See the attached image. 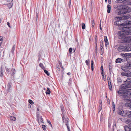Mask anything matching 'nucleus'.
<instances>
[{
  "instance_id": "obj_19",
  "label": "nucleus",
  "mask_w": 131,
  "mask_h": 131,
  "mask_svg": "<svg viewBox=\"0 0 131 131\" xmlns=\"http://www.w3.org/2000/svg\"><path fill=\"white\" fill-rule=\"evenodd\" d=\"M108 83L109 86V89L110 90H111L112 89V87L110 79L109 80L108 79Z\"/></svg>"
},
{
  "instance_id": "obj_32",
  "label": "nucleus",
  "mask_w": 131,
  "mask_h": 131,
  "mask_svg": "<svg viewBox=\"0 0 131 131\" xmlns=\"http://www.w3.org/2000/svg\"><path fill=\"white\" fill-rule=\"evenodd\" d=\"M117 21L114 22V24L116 25H119L120 24L119 23V21L118 19L117 20Z\"/></svg>"
},
{
  "instance_id": "obj_38",
  "label": "nucleus",
  "mask_w": 131,
  "mask_h": 131,
  "mask_svg": "<svg viewBox=\"0 0 131 131\" xmlns=\"http://www.w3.org/2000/svg\"><path fill=\"white\" fill-rule=\"evenodd\" d=\"M7 88L8 89V91H9V90L11 88V84L10 83H8V85H7Z\"/></svg>"
},
{
  "instance_id": "obj_49",
  "label": "nucleus",
  "mask_w": 131,
  "mask_h": 131,
  "mask_svg": "<svg viewBox=\"0 0 131 131\" xmlns=\"http://www.w3.org/2000/svg\"><path fill=\"white\" fill-rule=\"evenodd\" d=\"M47 122L49 123V125H50V126L52 127V124L50 122V121H49V120H47Z\"/></svg>"
},
{
  "instance_id": "obj_51",
  "label": "nucleus",
  "mask_w": 131,
  "mask_h": 131,
  "mask_svg": "<svg viewBox=\"0 0 131 131\" xmlns=\"http://www.w3.org/2000/svg\"><path fill=\"white\" fill-rule=\"evenodd\" d=\"M42 127L44 130H45L46 126L45 125H42Z\"/></svg>"
},
{
  "instance_id": "obj_54",
  "label": "nucleus",
  "mask_w": 131,
  "mask_h": 131,
  "mask_svg": "<svg viewBox=\"0 0 131 131\" xmlns=\"http://www.w3.org/2000/svg\"><path fill=\"white\" fill-rule=\"evenodd\" d=\"M101 46L102 47H103L104 46L103 42V41H102L101 43Z\"/></svg>"
},
{
  "instance_id": "obj_43",
  "label": "nucleus",
  "mask_w": 131,
  "mask_h": 131,
  "mask_svg": "<svg viewBox=\"0 0 131 131\" xmlns=\"http://www.w3.org/2000/svg\"><path fill=\"white\" fill-rule=\"evenodd\" d=\"M102 76L103 77V80L104 81H105L106 79V75H105V76H104V73H103V75H102Z\"/></svg>"
},
{
  "instance_id": "obj_46",
  "label": "nucleus",
  "mask_w": 131,
  "mask_h": 131,
  "mask_svg": "<svg viewBox=\"0 0 131 131\" xmlns=\"http://www.w3.org/2000/svg\"><path fill=\"white\" fill-rule=\"evenodd\" d=\"M69 52L71 53L72 51V48H70L69 49Z\"/></svg>"
},
{
  "instance_id": "obj_50",
  "label": "nucleus",
  "mask_w": 131,
  "mask_h": 131,
  "mask_svg": "<svg viewBox=\"0 0 131 131\" xmlns=\"http://www.w3.org/2000/svg\"><path fill=\"white\" fill-rule=\"evenodd\" d=\"M128 58H131V53H128Z\"/></svg>"
},
{
  "instance_id": "obj_64",
  "label": "nucleus",
  "mask_w": 131,
  "mask_h": 131,
  "mask_svg": "<svg viewBox=\"0 0 131 131\" xmlns=\"http://www.w3.org/2000/svg\"><path fill=\"white\" fill-rule=\"evenodd\" d=\"M68 130V131H70V128H69V129H67Z\"/></svg>"
},
{
  "instance_id": "obj_41",
  "label": "nucleus",
  "mask_w": 131,
  "mask_h": 131,
  "mask_svg": "<svg viewBox=\"0 0 131 131\" xmlns=\"http://www.w3.org/2000/svg\"><path fill=\"white\" fill-rule=\"evenodd\" d=\"M122 82L121 79L120 78H117V82L118 83H120Z\"/></svg>"
},
{
  "instance_id": "obj_34",
  "label": "nucleus",
  "mask_w": 131,
  "mask_h": 131,
  "mask_svg": "<svg viewBox=\"0 0 131 131\" xmlns=\"http://www.w3.org/2000/svg\"><path fill=\"white\" fill-rule=\"evenodd\" d=\"M101 70V73L102 74V75H103V66H101V68H100Z\"/></svg>"
},
{
  "instance_id": "obj_59",
  "label": "nucleus",
  "mask_w": 131,
  "mask_h": 131,
  "mask_svg": "<svg viewBox=\"0 0 131 131\" xmlns=\"http://www.w3.org/2000/svg\"><path fill=\"white\" fill-rule=\"evenodd\" d=\"M129 66L131 68V62L129 64Z\"/></svg>"
},
{
  "instance_id": "obj_26",
  "label": "nucleus",
  "mask_w": 131,
  "mask_h": 131,
  "mask_svg": "<svg viewBox=\"0 0 131 131\" xmlns=\"http://www.w3.org/2000/svg\"><path fill=\"white\" fill-rule=\"evenodd\" d=\"M123 24H126V26L131 25V21H125Z\"/></svg>"
},
{
  "instance_id": "obj_14",
  "label": "nucleus",
  "mask_w": 131,
  "mask_h": 131,
  "mask_svg": "<svg viewBox=\"0 0 131 131\" xmlns=\"http://www.w3.org/2000/svg\"><path fill=\"white\" fill-rule=\"evenodd\" d=\"M128 53H122L121 54V55L122 56L123 58L124 59L127 60V58H128Z\"/></svg>"
},
{
  "instance_id": "obj_39",
  "label": "nucleus",
  "mask_w": 131,
  "mask_h": 131,
  "mask_svg": "<svg viewBox=\"0 0 131 131\" xmlns=\"http://www.w3.org/2000/svg\"><path fill=\"white\" fill-rule=\"evenodd\" d=\"M82 28L83 29H84L85 28V26L84 23H82Z\"/></svg>"
},
{
  "instance_id": "obj_55",
  "label": "nucleus",
  "mask_w": 131,
  "mask_h": 131,
  "mask_svg": "<svg viewBox=\"0 0 131 131\" xmlns=\"http://www.w3.org/2000/svg\"><path fill=\"white\" fill-rule=\"evenodd\" d=\"M7 24L8 25V26L10 28L11 27V26H10V24L9 22H8L7 23Z\"/></svg>"
},
{
  "instance_id": "obj_48",
  "label": "nucleus",
  "mask_w": 131,
  "mask_h": 131,
  "mask_svg": "<svg viewBox=\"0 0 131 131\" xmlns=\"http://www.w3.org/2000/svg\"><path fill=\"white\" fill-rule=\"evenodd\" d=\"M95 48L96 49H97V41H96V39L95 40Z\"/></svg>"
},
{
  "instance_id": "obj_42",
  "label": "nucleus",
  "mask_w": 131,
  "mask_h": 131,
  "mask_svg": "<svg viewBox=\"0 0 131 131\" xmlns=\"http://www.w3.org/2000/svg\"><path fill=\"white\" fill-rule=\"evenodd\" d=\"M28 102L30 104H32L34 103L33 101L30 99H29V100Z\"/></svg>"
},
{
  "instance_id": "obj_62",
  "label": "nucleus",
  "mask_w": 131,
  "mask_h": 131,
  "mask_svg": "<svg viewBox=\"0 0 131 131\" xmlns=\"http://www.w3.org/2000/svg\"><path fill=\"white\" fill-rule=\"evenodd\" d=\"M100 29L101 30V24H100Z\"/></svg>"
},
{
  "instance_id": "obj_20",
  "label": "nucleus",
  "mask_w": 131,
  "mask_h": 131,
  "mask_svg": "<svg viewBox=\"0 0 131 131\" xmlns=\"http://www.w3.org/2000/svg\"><path fill=\"white\" fill-rule=\"evenodd\" d=\"M124 129L125 131H131V127L125 126Z\"/></svg>"
},
{
  "instance_id": "obj_33",
  "label": "nucleus",
  "mask_w": 131,
  "mask_h": 131,
  "mask_svg": "<svg viewBox=\"0 0 131 131\" xmlns=\"http://www.w3.org/2000/svg\"><path fill=\"white\" fill-rule=\"evenodd\" d=\"M39 66L43 70L45 69V68L43 64L41 63H40L39 64Z\"/></svg>"
},
{
  "instance_id": "obj_13",
  "label": "nucleus",
  "mask_w": 131,
  "mask_h": 131,
  "mask_svg": "<svg viewBox=\"0 0 131 131\" xmlns=\"http://www.w3.org/2000/svg\"><path fill=\"white\" fill-rule=\"evenodd\" d=\"M125 105L126 106L131 108V100H127L125 103Z\"/></svg>"
},
{
  "instance_id": "obj_44",
  "label": "nucleus",
  "mask_w": 131,
  "mask_h": 131,
  "mask_svg": "<svg viewBox=\"0 0 131 131\" xmlns=\"http://www.w3.org/2000/svg\"><path fill=\"white\" fill-rule=\"evenodd\" d=\"M5 69L7 72L9 73L10 71L9 69L7 68H5Z\"/></svg>"
},
{
  "instance_id": "obj_24",
  "label": "nucleus",
  "mask_w": 131,
  "mask_h": 131,
  "mask_svg": "<svg viewBox=\"0 0 131 131\" xmlns=\"http://www.w3.org/2000/svg\"><path fill=\"white\" fill-rule=\"evenodd\" d=\"M47 90L46 92V94H50L51 93V91L50 90V89L48 88L47 87Z\"/></svg>"
},
{
  "instance_id": "obj_8",
  "label": "nucleus",
  "mask_w": 131,
  "mask_h": 131,
  "mask_svg": "<svg viewBox=\"0 0 131 131\" xmlns=\"http://www.w3.org/2000/svg\"><path fill=\"white\" fill-rule=\"evenodd\" d=\"M62 120L64 123H65L66 126H67V129H69V127L68 120V118L67 116H62Z\"/></svg>"
},
{
  "instance_id": "obj_25",
  "label": "nucleus",
  "mask_w": 131,
  "mask_h": 131,
  "mask_svg": "<svg viewBox=\"0 0 131 131\" xmlns=\"http://www.w3.org/2000/svg\"><path fill=\"white\" fill-rule=\"evenodd\" d=\"M85 63H86V65L88 66V68L90 67V60L89 59H88L87 60L85 61Z\"/></svg>"
},
{
  "instance_id": "obj_35",
  "label": "nucleus",
  "mask_w": 131,
  "mask_h": 131,
  "mask_svg": "<svg viewBox=\"0 0 131 131\" xmlns=\"http://www.w3.org/2000/svg\"><path fill=\"white\" fill-rule=\"evenodd\" d=\"M127 122L128 123V124L129 125V126H130L131 127V119L127 120Z\"/></svg>"
},
{
  "instance_id": "obj_27",
  "label": "nucleus",
  "mask_w": 131,
  "mask_h": 131,
  "mask_svg": "<svg viewBox=\"0 0 131 131\" xmlns=\"http://www.w3.org/2000/svg\"><path fill=\"white\" fill-rule=\"evenodd\" d=\"M107 12L108 13H110V10H111V6L109 4H108L107 5Z\"/></svg>"
},
{
  "instance_id": "obj_60",
  "label": "nucleus",
  "mask_w": 131,
  "mask_h": 131,
  "mask_svg": "<svg viewBox=\"0 0 131 131\" xmlns=\"http://www.w3.org/2000/svg\"><path fill=\"white\" fill-rule=\"evenodd\" d=\"M59 64H60V66L61 67H62V64L61 63H59Z\"/></svg>"
},
{
  "instance_id": "obj_11",
  "label": "nucleus",
  "mask_w": 131,
  "mask_h": 131,
  "mask_svg": "<svg viewBox=\"0 0 131 131\" xmlns=\"http://www.w3.org/2000/svg\"><path fill=\"white\" fill-rule=\"evenodd\" d=\"M37 117V118L38 122L39 123L40 122L42 123H44L43 120L41 116H40L38 115Z\"/></svg>"
},
{
  "instance_id": "obj_23",
  "label": "nucleus",
  "mask_w": 131,
  "mask_h": 131,
  "mask_svg": "<svg viewBox=\"0 0 131 131\" xmlns=\"http://www.w3.org/2000/svg\"><path fill=\"white\" fill-rule=\"evenodd\" d=\"M9 116V118L11 121H15L16 119V117L13 116Z\"/></svg>"
},
{
  "instance_id": "obj_29",
  "label": "nucleus",
  "mask_w": 131,
  "mask_h": 131,
  "mask_svg": "<svg viewBox=\"0 0 131 131\" xmlns=\"http://www.w3.org/2000/svg\"><path fill=\"white\" fill-rule=\"evenodd\" d=\"M91 70L92 71H93L94 69V67H93V64H94V62L93 60H92L91 61Z\"/></svg>"
},
{
  "instance_id": "obj_18",
  "label": "nucleus",
  "mask_w": 131,
  "mask_h": 131,
  "mask_svg": "<svg viewBox=\"0 0 131 131\" xmlns=\"http://www.w3.org/2000/svg\"><path fill=\"white\" fill-rule=\"evenodd\" d=\"M124 41L125 42H131V37H128L127 38H125Z\"/></svg>"
},
{
  "instance_id": "obj_40",
  "label": "nucleus",
  "mask_w": 131,
  "mask_h": 131,
  "mask_svg": "<svg viewBox=\"0 0 131 131\" xmlns=\"http://www.w3.org/2000/svg\"><path fill=\"white\" fill-rule=\"evenodd\" d=\"M3 70L1 69L0 71V76L2 77L3 75Z\"/></svg>"
},
{
  "instance_id": "obj_3",
  "label": "nucleus",
  "mask_w": 131,
  "mask_h": 131,
  "mask_svg": "<svg viewBox=\"0 0 131 131\" xmlns=\"http://www.w3.org/2000/svg\"><path fill=\"white\" fill-rule=\"evenodd\" d=\"M118 34L119 38L121 39L124 42H125L124 40L125 38H127L126 37V35L131 34V30L120 31L118 32Z\"/></svg>"
},
{
  "instance_id": "obj_7",
  "label": "nucleus",
  "mask_w": 131,
  "mask_h": 131,
  "mask_svg": "<svg viewBox=\"0 0 131 131\" xmlns=\"http://www.w3.org/2000/svg\"><path fill=\"white\" fill-rule=\"evenodd\" d=\"M115 18L118 19L119 21L120 20H122L127 19H129L130 18H131V16L130 15H127L121 17H115Z\"/></svg>"
},
{
  "instance_id": "obj_36",
  "label": "nucleus",
  "mask_w": 131,
  "mask_h": 131,
  "mask_svg": "<svg viewBox=\"0 0 131 131\" xmlns=\"http://www.w3.org/2000/svg\"><path fill=\"white\" fill-rule=\"evenodd\" d=\"M112 107H113V112H114L115 111V104L114 102H113L112 103Z\"/></svg>"
},
{
  "instance_id": "obj_52",
  "label": "nucleus",
  "mask_w": 131,
  "mask_h": 131,
  "mask_svg": "<svg viewBox=\"0 0 131 131\" xmlns=\"http://www.w3.org/2000/svg\"><path fill=\"white\" fill-rule=\"evenodd\" d=\"M2 42V39L0 37V46L1 45Z\"/></svg>"
},
{
  "instance_id": "obj_15",
  "label": "nucleus",
  "mask_w": 131,
  "mask_h": 131,
  "mask_svg": "<svg viewBox=\"0 0 131 131\" xmlns=\"http://www.w3.org/2000/svg\"><path fill=\"white\" fill-rule=\"evenodd\" d=\"M124 71L126 72V75L128 77H131V72L130 71L127 70L126 69L124 70Z\"/></svg>"
},
{
  "instance_id": "obj_37",
  "label": "nucleus",
  "mask_w": 131,
  "mask_h": 131,
  "mask_svg": "<svg viewBox=\"0 0 131 131\" xmlns=\"http://www.w3.org/2000/svg\"><path fill=\"white\" fill-rule=\"evenodd\" d=\"M44 70L45 73L48 76H49L50 75V73L46 70L45 69Z\"/></svg>"
},
{
  "instance_id": "obj_45",
  "label": "nucleus",
  "mask_w": 131,
  "mask_h": 131,
  "mask_svg": "<svg viewBox=\"0 0 131 131\" xmlns=\"http://www.w3.org/2000/svg\"><path fill=\"white\" fill-rule=\"evenodd\" d=\"M56 69L58 71H59L60 70V68L59 66L58 65L57 66Z\"/></svg>"
},
{
  "instance_id": "obj_56",
  "label": "nucleus",
  "mask_w": 131,
  "mask_h": 131,
  "mask_svg": "<svg viewBox=\"0 0 131 131\" xmlns=\"http://www.w3.org/2000/svg\"><path fill=\"white\" fill-rule=\"evenodd\" d=\"M108 2L109 4H110L111 3V0H108Z\"/></svg>"
},
{
  "instance_id": "obj_63",
  "label": "nucleus",
  "mask_w": 131,
  "mask_h": 131,
  "mask_svg": "<svg viewBox=\"0 0 131 131\" xmlns=\"http://www.w3.org/2000/svg\"><path fill=\"white\" fill-rule=\"evenodd\" d=\"M67 74H68V75H70V73L69 72V73H67Z\"/></svg>"
},
{
  "instance_id": "obj_17",
  "label": "nucleus",
  "mask_w": 131,
  "mask_h": 131,
  "mask_svg": "<svg viewBox=\"0 0 131 131\" xmlns=\"http://www.w3.org/2000/svg\"><path fill=\"white\" fill-rule=\"evenodd\" d=\"M61 109V110L62 112L63 115V116H65L64 113H65V110H64V107L63 105L62 104L60 105Z\"/></svg>"
},
{
  "instance_id": "obj_16",
  "label": "nucleus",
  "mask_w": 131,
  "mask_h": 131,
  "mask_svg": "<svg viewBox=\"0 0 131 131\" xmlns=\"http://www.w3.org/2000/svg\"><path fill=\"white\" fill-rule=\"evenodd\" d=\"M104 39L105 43V46L106 47H107V45H109V42L107 37L106 36L104 37Z\"/></svg>"
},
{
  "instance_id": "obj_30",
  "label": "nucleus",
  "mask_w": 131,
  "mask_h": 131,
  "mask_svg": "<svg viewBox=\"0 0 131 131\" xmlns=\"http://www.w3.org/2000/svg\"><path fill=\"white\" fill-rule=\"evenodd\" d=\"M11 71L12 72V73L11 74V75L13 76L15 73V70L14 69H11Z\"/></svg>"
},
{
  "instance_id": "obj_4",
  "label": "nucleus",
  "mask_w": 131,
  "mask_h": 131,
  "mask_svg": "<svg viewBox=\"0 0 131 131\" xmlns=\"http://www.w3.org/2000/svg\"><path fill=\"white\" fill-rule=\"evenodd\" d=\"M118 114L123 116H127L128 118H131V111L129 110H119L118 111Z\"/></svg>"
},
{
  "instance_id": "obj_5",
  "label": "nucleus",
  "mask_w": 131,
  "mask_h": 131,
  "mask_svg": "<svg viewBox=\"0 0 131 131\" xmlns=\"http://www.w3.org/2000/svg\"><path fill=\"white\" fill-rule=\"evenodd\" d=\"M124 23H122L121 24H120L119 26L118 27V28L120 30H122V29H129L131 30V26L125 27L126 26V24H123Z\"/></svg>"
},
{
  "instance_id": "obj_2",
  "label": "nucleus",
  "mask_w": 131,
  "mask_h": 131,
  "mask_svg": "<svg viewBox=\"0 0 131 131\" xmlns=\"http://www.w3.org/2000/svg\"><path fill=\"white\" fill-rule=\"evenodd\" d=\"M114 6L115 8L118 10H116L115 12V14L117 15L121 16L129 12L128 10V6H123L119 5H114Z\"/></svg>"
},
{
  "instance_id": "obj_1",
  "label": "nucleus",
  "mask_w": 131,
  "mask_h": 131,
  "mask_svg": "<svg viewBox=\"0 0 131 131\" xmlns=\"http://www.w3.org/2000/svg\"><path fill=\"white\" fill-rule=\"evenodd\" d=\"M124 84L122 85L121 87L117 91V93L120 96H122L123 99L124 100H128L131 95V93L128 90H127Z\"/></svg>"
},
{
  "instance_id": "obj_53",
  "label": "nucleus",
  "mask_w": 131,
  "mask_h": 131,
  "mask_svg": "<svg viewBox=\"0 0 131 131\" xmlns=\"http://www.w3.org/2000/svg\"><path fill=\"white\" fill-rule=\"evenodd\" d=\"M69 3H68V5H69V7L70 6V5L71 4V0H69Z\"/></svg>"
},
{
  "instance_id": "obj_10",
  "label": "nucleus",
  "mask_w": 131,
  "mask_h": 131,
  "mask_svg": "<svg viewBox=\"0 0 131 131\" xmlns=\"http://www.w3.org/2000/svg\"><path fill=\"white\" fill-rule=\"evenodd\" d=\"M130 45H129L130 46ZM124 52H127L131 50V48L129 46V44L127 45L124 46Z\"/></svg>"
},
{
  "instance_id": "obj_47",
  "label": "nucleus",
  "mask_w": 131,
  "mask_h": 131,
  "mask_svg": "<svg viewBox=\"0 0 131 131\" xmlns=\"http://www.w3.org/2000/svg\"><path fill=\"white\" fill-rule=\"evenodd\" d=\"M121 75L123 76H126V73L122 72L121 73Z\"/></svg>"
},
{
  "instance_id": "obj_28",
  "label": "nucleus",
  "mask_w": 131,
  "mask_h": 131,
  "mask_svg": "<svg viewBox=\"0 0 131 131\" xmlns=\"http://www.w3.org/2000/svg\"><path fill=\"white\" fill-rule=\"evenodd\" d=\"M91 21H92V28L94 27V25H95V23H94V20L93 18H92L91 19Z\"/></svg>"
},
{
  "instance_id": "obj_61",
  "label": "nucleus",
  "mask_w": 131,
  "mask_h": 131,
  "mask_svg": "<svg viewBox=\"0 0 131 131\" xmlns=\"http://www.w3.org/2000/svg\"><path fill=\"white\" fill-rule=\"evenodd\" d=\"M15 47L14 46H13V47L12 48V50H13V49L14 50V48H15V47Z\"/></svg>"
},
{
  "instance_id": "obj_31",
  "label": "nucleus",
  "mask_w": 131,
  "mask_h": 131,
  "mask_svg": "<svg viewBox=\"0 0 131 131\" xmlns=\"http://www.w3.org/2000/svg\"><path fill=\"white\" fill-rule=\"evenodd\" d=\"M126 0H117L116 1V2L117 3H122L126 1Z\"/></svg>"
},
{
  "instance_id": "obj_12",
  "label": "nucleus",
  "mask_w": 131,
  "mask_h": 131,
  "mask_svg": "<svg viewBox=\"0 0 131 131\" xmlns=\"http://www.w3.org/2000/svg\"><path fill=\"white\" fill-rule=\"evenodd\" d=\"M124 46L120 45L118 47L117 50L120 52H124Z\"/></svg>"
},
{
  "instance_id": "obj_21",
  "label": "nucleus",
  "mask_w": 131,
  "mask_h": 131,
  "mask_svg": "<svg viewBox=\"0 0 131 131\" xmlns=\"http://www.w3.org/2000/svg\"><path fill=\"white\" fill-rule=\"evenodd\" d=\"M100 104L99 105V111H100L102 109V100L101 99L99 101Z\"/></svg>"
},
{
  "instance_id": "obj_22",
  "label": "nucleus",
  "mask_w": 131,
  "mask_h": 131,
  "mask_svg": "<svg viewBox=\"0 0 131 131\" xmlns=\"http://www.w3.org/2000/svg\"><path fill=\"white\" fill-rule=\"evenodd\" d=\"M123 59L121 58H118L115 61V62L116 63H121L122 62Z\"/></svg>"
},
{
  "instance_id": "obj_6",
  "label": "nucleus",
  "mask_w": 131,
  "mask_h": 131,
  "mask_svg": "<svg viewBox=\"0 0 131 131\" xmlns=\"http://www.w3.org/2000/svg\"><path fill=\"white\" fill-rule=\"evenodd\" d=\"M115 18L118 19L119 21L120 20H122L127 19H129L130 18H131V16L130 15H127L121 17H115Z\"/></svg>"
},
{
  "instance_id": "obj_9",
  "label": "nucleus",
  "mask_w": 131,
  "mask_h": 131,
  "mask_svg": "<svg viewBox=\"0 0 131 131\" xmlns=\"http://www.w3.org/2000/svg\"><path fill=\"white\" fill-rule=\"evenodd\" d=\"M125 82H126L125 83V86L127 88H131V78H128L125 81Z\"/></svg>"
},
{
  "instance_id": "obj_58",
  "label": "nucleus",
  "mask_w": 131,
  "mask_h": 131,
  "mask_svg": "<svg viewBox=\"0 0 131 131\" xmlns=\"http://www.w3.org/2000/svg\"><path fill=\"white\" fill-rule=\"evenodd\" d=\"M13 0H7V1L8 2H10L12 1Z\"/></svg>"
},
{
  "instance_id": "obj_57",
  "label": "nucleus",
  "mask_w": 131,
  "mask_h": 131,
  "mask_svg": "<svg viewBox=\"0 0 131 131\" xmlns=\"http://www.w3.org/2000/svg\"><path fill=\"white\" fill-rule=\"evenodd\" d=\"M70 82H71V81H70V80H69V83H68V85L69 86H70V85H71V83H70Z\"/></svg>"
}]
</instances>
